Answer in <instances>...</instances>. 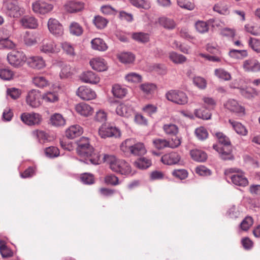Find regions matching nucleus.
Wrapping results in <instances>:
<instances>
[{"instance_id": "obj_48", "label": "nucleus", "mask_w": 260, "mask_h": 260, "mask_svg": "<svg viewBox=\"0 0 260 260\" xmlns=\"http://www.w3.org/2000/svg\"><path fill=\"white\" fill-rule=\"evenodd\" d=\"M32 135L38 139L40 143H44L47 140V134L42 131H34L32 132Z\"/></svg>"}, {"instance_id": "obj_41", "label": "nucleus", "mask_w": 260, "mask_h": 260, "mask_svg": "<svg viewBox=\"0 0 260 260\" xmlns=\"http://www.w3.org/2000/svg\"><path fill=\"white\" fill-rule=\"evenodd\" d=\"M163 129L168 135L176 136L178 133V128L174 124H166L163 126Z\"/></svg>"}, {"instance_id": "obj_47", "label": "nucleus", "mask_w": 260, "mask_h": 260, "mask_svg": "<svg viewBox=\"0 0 260 260\" xmlns=\"http://www.w3.org/2000/svg\"><path fill=\"white\" fill-rule=\"evenodd\" d=\"M152 143L154 147L158 150L168 147V142L166 139H155L153 140Z\"/></svg>"}, {"instance_id": "obj_64", "label": "nucleus", "mask_w": 260, "mask_h": 260, "mask_svg": "<svg viewBox=\"0 0 260 260\" xmlns=\"http://www.w3.org/2000/svg\"><path fill=\"white\" fill-rule=\"evenodd\" d=\"M71 68L70 66L64 65L61 70L59 76L61 79H65L70 77L72 75Z\"/></svg>"}, {"instance_id": "obj_20", "label": "nucleus", "mask_w": 260, "mask_h": 260, "mask_svg": "<svg viewBox=\"0 0 260 260\" xmlns=\"http://www.w3.org/2000/svg\"><path fill=\"white\" fill-rule=\"evenodd\" d=\"M181 159L179 154L175 152H172L164 155L161 158V161L165 165H173L178 163Z\"/></svg>"}, {"instance_id": "obj_35", "label": "nucleus", "mask_w": 260, "mask_h": 260, "mask_svg": "<svg viewBox=\"0 0 260 260\" xmlns=\"http://www.w3.org/2000/svg\"><path fill=\"white\" fill-rule=\"evenodd\" d=\"M42 100L45 102L54 103L58 101V94L54 91H47L42 95Z\"/></svg>"}, {"instance_id": "obj_49", "label": "nucleus", "mask_w": 260, "mask_h": 260, "mask_svg": "<svg viewBox=\"0 0 260 260\" xmlns=\"http://www.w3.org/2000/svg\"><path fill=\"white\" fill-rule=\"evenodd\" d=\"M93 22L96 27L100 29L104 28L108 23L106 19L100 16H95Z\"/></svg>"}, {"instance_id": "obj_21", "label": "nucleus", "mask_w": 260, "mask_h": 260, "mask_svg": "<svg viewBox=\"0 0 260 260\" xmlns=\"http://www.w3.org/2000/svg\"><path fill=\"white\" fill-rule=\"evenodd\" d=\"M83 133V128L78 124L70 126L65 132L66 136L70 139H73L81 136Z\"/></svg>"}, {"instance_id": "obj_3", "label": "nucleus", "mask_w": 260, "mask_h": 260, "mask_svg": "<svg viewBox=\"0 0 260 260\" xmlns=\"http://www.w3.org/2000/svg\"><path fill=\"white\" fill-rule=\"evenodd\" d=\"M121 150L125 154L144 155L147 151L143 143L137 142L134 139H127L120 145Z\"/></svg>"}, {"instance_id": "obj_13", "label": "nucleus", "mask_w": 260, "mask_h": 260, "mask_svg": "<svg viewBox=\"0 0 260 260\" xmlns=\"http://www.w3.org/2000/svg\"><path fill=\"white\" fill-rule=\"evenodd\" d=\"M224 107L231 112L242 116L245 114V109L238 102L234 100L230 99L224 104Z\"/></svg>"}, {"instance_id": "obj_38", "label": "nucleus", "mask_w": 260, "mask_h": 260, "mask_svg": "<svg viewBox=\"0 0 260 260\" xmlns=\"http://www.w3.org/2000/svg\"><path fill=\"white\" fill-rule=\"evenodd\" d=\"M229 122L237 134L243 136L247 135V129L241 123L236 121H232L231 120H229Z\"/></svg>"}, {"instance_id": "obj_31", "label": "nucleus", "mask_w": 260, "mask_h": 260, "mask_svg": "<svg viewBox=\"0 0 260 260\" xmlns=\"http://www.w3.org/2000/svg\"><path fill=\"white\" fill-rule=\"evenodd\" d=\"M118 58L120 61L122 63H130L134 61L135 57L131 52H125L119 54Z\"/></svg>"}, {"instance_id": "obj_59", "label": "nucleus", "mask_w": 260, "mask_h": 260, "mask_svg": "<svg viewBox=\"0 0 260 260\" xmlns=\"http://www.w3.org/2000/svg\"><path fill=\"white\" fill-rule=\"evenodd\" d=\"M13 76L12 71L7 69L0 70V78L4 80H10Z\"/></svg>"}, {"instance_id": "obj_32", "label": "nucleus", "mask_w": 260, "mask_h": 260, "mask_svg": "<svg viewBox=\"0 0 260 260\" xmlns=\"http://www.w3.org/2000/svg\"><path fill=\"white\" fill-rule=\"evenodd\" d=\"M23 41L25 44L29 46L34 45L37 43L35 35L29 31L25 32L23 37Z\"/></svg>"}, {"instance_id": "obj_62", "label": "nucleus", "mask_w": 260, "mask_h": 260, "mask_svg": "<svg viewBox=\"0 0 260 260\" xmlns=\"http://www.w3.org/2000/svg\"><path fill=\"white\" fill-rule=\"evenodd\" d=\"M77 149H79L80 152H82L83 148L90 145L89 144V140L87 138L82 137L77 142Z\"/></svg>"}, {"instance_id": "obj_34", "label": "nucleus", "mask_w": 260, "mask_h": 260, "mask_svg": "<svg viewBox=\"0 0 260 260\" xmlns=\"http://www.w3.org/2000/svg\"><path fill=\"white\" fill-rule=\"evenodd\" d=\"M32 82L35 86L39 88H44L49 85L48 80L42 76H37L34 77Z\"/></svg>"}, {"instance_id": "obj_60", "label": "nucleus", "mask_w": 260, "mask_h": 260, "mask_svg": "<svg viewBox=\"0 0 260 260\" xmlns=\"http://www.w3.org/2000/svg\"><path fill=\"white\" fill-rule=\"evenodd\" d=\"M196 28L198 31L200 33H205L208 31L209 27L206 22L198 21L196 23Z\"/></svg>"}, {"instance_id": "obj_15", "label": "nucleus", "mask_w": 260, "mask_h": 260, "mask_svg": "<svg viewBox=\"0 0 260 260\" xmlns=\"http://www.w3.org/2000/svg\"><path fill=\"white\" fill-rule=\"evenodd\" d=\"M77 95L83 100H91L96 97V93L92 89L86 86H80L76 91Z\"/></svg>"}, {"instance_id": "obj_24", "label": "nucleus", "mask_w": 260, "mask_h": 260, "mask_svg": "<svg viewBox=\"0 0 260 260\" xmlns=\"http://www.w3.org/2000/svg\"><path fill=\"white\" fill-rule=\"evenodd\" d=\"M90 64L94 70L98 72L104 71L107 69V66L104 59L95 58L90 61Z\"/></svg>"}, {"instance_id": "obj_19", "label": "nucleus", "mask_w": 260, "mask_h": 260, "mask_svg": "<svg viewBox=\"0 0 260 260\" xmlns=\"http://www.w3.org/2000/svg\"><path fill=\"white\" fill-rule=\"evenodd\" d=\"M116 112L117 115L128 118L134 113L133 108L130 105L126 103H120L116 106Z\"/></svg>"}, {"instance_id": "obj_52", "label": "nucleus", "mask_w": 260, "mask_h": 260, "mask_svg": "<svg viewBox=\"0 0 260 260\" xmlns=\"http://www.w3.org/2000/svg\"><path fill=\"white\" fill-rule=\"evenodd\" d=\"M194 114L196 117L203 119H209L211 116L209 111L204 110L203 109H196L194 111Z\"/></svg>"}, {"instance_id": "obj_50", "label": "nucleus", "mask_w": 260, "mask_h": 260, "mask_svg": "<svg viewBox=\"0 0 260 260\" xmlns=\"http://www.w3.org/2000/svg\"><path fill=\"white\" fill-rule=\"evenodd\" d=\"M241 94L247 99H251L257 95L256 91L251 88H246L240 89Z\"/></svg>"}, {"instance_id": "obj_55", "label": "nucleus", "mask_w": 260, "mask_h": 260, "mask_svg": "<svg viewBox=\"0 0 260 260\" xmlns=\"http://www.w3.org/2000/svg\"><path fill=\"white\" fill-rule=\"evenodd\" d=\"M177 4L180 7L190 11L193 10L195 7L189 0H177Z\"/></svg>"}, {"instance_id": "obj_56", "label": "nucleus", "mask_w": 260, "mask_h": 260, "mask_svg": "<svg viewBox=\"0 0 260 260\" xmlns=\"http://www.w3.org/2000/svg\"><path fill=\"white\" fill-rule=\"evenodd\" d=\"M125 79L131 82L139 83L141 81L142 77L138 74L130 73L125 76Z\"/></svg>"}, {"instance_id": "obj_58", "label": "nucleus", "mask_w": 260, "mask_h": 260, "mask_svg": "<svg viewBox=\"0 0 260 260\" xmlns=\"http://www.w3.org/2000/svg\"><path fill=\"white\" fill-rule=\"evenodd\" d=\"M105 182L107 184L117 185L119 183V179L117 177L113 174L107 175L105 177Z\"/></svg>"}, {"instance_id": "obj_61", "label": "nucleus", "mask_w": 260, "mask_h": 260, "mask_svg": "<svg viewBox=\"0 0 260 260\" xmlns=\"http://www.w3.org/2000/svg\"><path fill=\"white\" fill-rule=\"evenodd\" d=\"M140 88L146 94H151L155 90L156 86L152 83H145L141 85Z\"/></svg>"}, {"instance_id": "obj_14", "label": "nucleus", "mask_w": 260, "mask_h": 260, "mask_svg": "<svg viewBox=\"0 0 260 260\" xmlns=\"http://www.w3.org/2000/svg\"><path fill=\"white\" fill-rule=\"evenodd\" d=\"M21 120L28 125L38 124L41 120L40 114L35 113H24L21 115Z\"/></svg>"}, {"instance_id": "obj_16", "label": "nucleus", "mask_w": 260, "mask_h": 260, "mask_svg": "<svg viewBox=\"0 0 260 260\" xmlns=\"http://www.w3.org/2000/svg\"><path fill=\"white\" fill-rule=\"evenodd\" d=\"M19 22L25 29H36L39 25L37 19L30 15L24 16L20 19Z\"/></svg>"}, {"instance_id": "obj_30", "label": "nucleus", "mask_w": 260, "mask_h": 260, "mask_svg": "<svg viewBox=\"0 0 260 260\" xmlns=\"http://www.w3.org/2000/svg\"><path fill=\"white\" fill-rule=\"evenodd\" d=\"M92 48L94 50L104 51L107 50L108 47L103 40L100 38H95L91 42Z\"/></svg>"}, {"instance_id": "obj_39", "label": "nucleus", "mask_w": 260, "mask_h": 260, "mask_svg": "<svg viewBox=\"0 0 260 260\" xmlns=\"http://www.w3.org/2000/svg\"><path fill=\"white\" fill-rule=\"evenodd\" d=\"M131 4L139 9L148 10L151 7L150 3L145 0H129Z\"/></svg>"}, {"instance_id": "obj_40", "label": "nucleus", "mask_w": 260, "mask_h": 260, "mask_svg": "<svg viewBox=\"0 0 260 260\" xmlns=\"http://www.w3.org/2000/svg\"><path fill=\"white\" fill-rule=\"evenodd\" d=\"M135 164L139 169H146L151 165V161L146 157H140L135 161Z\"/></svg>"}, {"instance_id": "obj_36", "label": "nucleus", "mask_w": 260, "mask_h": 260, "mask_svg": "<svg viewBox=\"0 0 260 260\" xmlns=\"http://www.w3.org/2000/svg\"><path fill=\"white\" fill-rule=\"evenodd\" d=\"M0 253L3 258H9L13 255L12 250L7 246L4 241L2 240H0Z\"/></svg>"}, {"instance_id": "obj_28", "label": "nucleus", "mask_w": 260, "mask_h": 260, "mask_svg": "<svg viewBox=\"0 0 260 260\" xmlns=\"http://www.w3.org/2000/svg\"><path fill=\"white\" fill-rule=\"evenodd\" d=\"M190 154L191 158L196 161L204 162L207 158V154L201 150H192L190 151Z\"/></svg>"}, {"instance_id": "obj_43", "label": "nucleus", "mask_w": 260, "mask_h": 260, "mask_svg": "<svg viewBox=\"0 0 260 260\" xmlns=\"http://www.w3.org/2000/svg\"><path fill=\"white\" fill-rule=\"evenodd\" d=\"M214 74L218 78L224 80L228 81L231 78V74L228 72L221 68L215 70Z\"/></svg>"}, {"instance_id": "obj_44", "label": "nucleus", "mask_w": 260, "mask_h": 260, "mask_svg": "<svg viewBox=\"0 0 260 260\" xmlns=\"http://www.w3.org/2000/svg\"><path fill=\"white\" fill-rule=\"evenodd\" d=\"M229 55L234 58L241 59L247 56V53L244 50L233 49L230 51Z\"/></svg>"}, {"instance_id": "obj_17", "label": "nucleus", "mask_w": 260, "mask_h": 260, "mask_svg": "<svg viewBox=\"0 0 260 260\" xmlns=\"http://www.w3.org/2000/svg\"><path fill=\"white\" fill-rule=\"evenodd\" d=\"M242 68L246 72H257L260 71V63L255 59H248L243 62Z\"/></svg>"}, {"instance_id": "obj_23", "label": "nucleus", "mask_w": 260, "mask_h": 260, "mask_svg": "<svg viewBox=\"0 0 260 260\" xmlns=\"http://www.w3.org/2000/svg\"><path fill=\"white\" fill-rule=\"evenodd\" d=\"M28 66L34 69H41L45 67V62L41 56H31L28 58Z\"/></svg>"}, {"instance_id": "obj_18", "label": "nucleus", "mask_w": 260, "mask_h": 260, "mask_svg": "<svg viewBox=\"0 0 260 260\" xmlns=\"http://www.w3.org/2000/svg\"><path fill=\"white\" fill-rule=\"evenodd\" d=\"M48 27L50 32L55 36L63 34V27L59 21L54 18H50L48 21Z\"/></svg>"}, {"instance_id": "obj_5", "label": "nucleus", "mask_w": 260, "mask_h": 260, "mask_svg": "<svg viewBox=\"0 0 260 260\" xmlns=\"http://www.w3.org/2000/svg\"><path fill=\"white\" fill-rule=\"evenodd\" d=\"M4 5L6 14L10 17L18 18L25 13L24 9L18 6L17 1L5 2Z\"/></svg>"}, {"instance_id": "obj_53", "label": "nucleus", "mask_w": 260, "mask_h": 260, "mask_svg": "<svg viewBox=\"0 0 260 260\" xmlns=\"http://www.w3.org/2000/svg\"><path fill=\"white\" fill-rule=\"evenodd\" d=\"M195 134L197 137L200 140H205L208 136L207 129L202 126L196 128Z\"/></svg>"}, {"instance_id": "obj_46", "label": "nucleus", "mask_w": 260, "mask_h": 260, "mask_svg": "<svg viewBox=\"0 0 260 260\" xmlns=\"http://www.w3.org/2000/svg\"><path fill=\"white\" fill-rule=\"evenodd\" d=\"M45 154L48 157L54 158L59 155V151L56 147L50 146L45 149Z\"/></svg>"}, {"instance_id": "obj_12", "label": "nucleus", "mask_w": 260, "mask_h": 260, "mask_svg": "<svg viewBox=\"0 0 260 260\" xmlns=\"http://www.w3.org/2000/svg\"><path fill=\"white\" fill-rule=\"evenodd\" d=\"M99 134L102 138L117 137L120 135V131L115 127L105 124L99 128Z\"/></svg>"}, {"instance_id": "obj_54", "label": "nucleus", "mask_w": 260, "mask_h": 260, "mask_svg": "<svg viewBox=\"0 0 260 260\" xmlns=\"http://www.w3.org/2000/svg\"><path fill=\"white\" fill-rule=\"evenodd\" d=\"M133 38L138 42L145 43L148 41L149 37L148 34L137 32L133 35Z\"/></svg>"}, {"instance_id": "obj_11", "label": "nucleus", "mask_w": 260, "mask_h": 260, "mask_svg": "<svg viewBox=\"0 0 260 260\" xmlns=\"http://www.w3.org/2000/svg\"><path fill=\"white\" fill-rule=\"evenodd\" d=\"M32 9L35 13L44 15L51 12L53 6L43 1H38L32 3Z\"/></svg>"}, {"instance_id": "obj_51", "label": "nucleus", "mask_w": 260, "mask_h": 260, "mask_svg": "<svg viewBox=\"0 0 260 260\" xmlns=\"http://www.w3.org/2000/svg\"><path fill=\"white\" fill-rule=\"evenodd\" d=\"M12 25L8 24L5 25L0 28V33L3 39L9 38L12 32Z\"/></svg>"}, {"instance_id": "obj_57", "label": "nucleus", "mask_w": 260, "mask_h": 260, "mask_svg": "<svg viewBox=\"0 0 260 260\" xmlns=\"http://www.w3.org/2000/svg\"><path fill=\"white\" fill-rule=\"evenodd\" d=\"M61 46L63 50L69 55L74 56L75 53L73 46L69 43L65 42L62 43Z\"/></svg>"}, {"instance_id": "obj_45", "label": "nucleus", "mask_w": 260, "mask_h": 260, "mask_svg": "<svg viewBox=\"0 0 260 260\" xmlns=\"http://www.w3.org/2000/svg\"><path fill=\"white\" fill-rule=\"evenodd\" d=\"M70 32L72 34L79 36L83 33V28L82 26L77 22H72L70 26Z\"/></svg>"}, {"instance_id": "obj_27", "label": "nucleus", "mask_w": 260, "mask_h": 260, "mask_svg": "<svg viewBox=\"0 0 260 260\" xmlns=\"http://www.w3.org/2000/svg\"><path fill=\"white\" fill-rule=\"evenodd\" d=\"M158 22L161 26L168 30H172L177 26L176 22L173 19L167 17L159 18Z\"/></svg>"}, {"instance_id": "obj_29", "label": "nucleus", "mask_w": 260, "mask_h": 260, "mask_svg": "<svg viewBox=\"0 0 260 260\" xmlns=\"http://www.w3.org/2000/svg\"><path fill=\"white\" fill-rule=\"evenodd\" d=\"M169 57L175 64H182L187 60V58L185 56L174 51L169 53Z\"/></svg>"}, {"instance_id": "obj_22", "label": "nucleus", "mask_w": 260, "mask_h": 260, "mask_svg": "<svg viewBox=\"0 0 260 260\" xmlns=\"http://www.w3.org/2000/svg\"><path fill=\"white\" fill-rule=\"evenodd\" d=\"M81 80L85 83L97 84L100 81V77L92 71H87L83 73L80 76Z\"/></svg>"}, {"instance_id": "obj_9", "label": "nucleus", "mask_w": 260, "mask_h": 260, "mask_svg": "<svg viewBox=\"0 0 260 260\" xmlns=\"http://www.w3.org/2000/svg\"><path fill=\"white\" fill-rule=\"evenodd\" d=\"M39 49L42 53L50 54L59 52V48L57 47L55 42L48 38L43 39L39 45Z\"/></svg>"}, {"instance_id": "obj_10", "label": "nucleus", "mask_w": 260, "mask_h": 260, "mask_svg": "<svg viewBox=\"0 0 260 260\" xmlns=\"http://www.w3.org/2000/svg\"><path fill=\"white\" fill-rule=\"evenodd\" d=\"M42 95L38 90L32 89L29 91L26 96V102L32 108H37L41 104Z\"/></svg>"}, {"instance_id": "obj_26", "label": "nucleus", "mask_w": 260, "mask_h": 260, "mask_svg": "<svg viewBox=\"0 0 260 260\" xmlns=\"http://www.w3.org/2000/svg\"><path fill=\"white\" fill-rule=\"evenodd\" d=\"M83 8V4L81 2L70 1L64 5V9L69 13H75L81 11Z\"/></svg>"}, {"instance_id": "obj_37", "label": "nucleus", "mask_w": 260, "mask_h": 260, "mask_svg": "<svg viewBox=\"0 0 260 260\" xmlns=\"http://www.w3.org/2000/svg\"><path fill=\"white\" fill-rule=\"evenodd\" d=\"M50 122L52 125L59 126L63 125L66 121L61 114L55 113L51 116Z\"/></svg>"}, {"instance_id": "obj_33", "label": "nucleus", "mask_w": 260, "mask_h": 260, "mask_svg": "<svg viewBox=\"0 0 260 260\" xmlns=\"http://www.w3.org/2000/svg\"><path fill=\"white\" fill-rule=\"evenodd\" d=\"M112 91L113 95L118 98H122L127 93L126 89L118 84L113 85Z\"/></svg>"}, {"instance_id": "obj_25", "label": "nucleus", "mask_w": 260, "mask_h": 260, "mask_svg": "<svg viewBox=\"0 0 260 260\" xmlns=\"http://www.w3.org/2000/svg\"><path fill=\"white\" fill-rule=\"evenodd\" d=\"M75 109L77 113L84 116H88L93 112L92 108L89 105L84 103L77 105Z\"/></svg>"}, {"instance_id": "obj_63", "label": "nucleus", "mask_w": 260, "mask_h": 260, "mask_svg": "<svg viewBox=\"0 0 260 260\" xmlns=\"http://www.w3.org/2000/svg\"><path fill=\"white\" fill-rule=\"evenodd\" d=\"M249 46L254 51H260V41L256 38H250L248 41Z\"/></svg>"}, {"instance_id": "obj_8", "label": "nucleus", "mask_w": 260, "mask_h": 260, "mask_svg": "<svg viewBox=\"0 0 260 260\" xmlns=\"http://www.w3.org/2000/svg\"><path fill=\"white\" fill-rule=\"evenodd\" d=\"M166 97L169 101L179 105H184L188 102L187 95L181 91H169L166 93Z\"/></svg>"}, {"instance_id": "obj_1", "label": "nucleus", "mask_w": 260, "mask_h": 260, "mask_svg": "<svg viewBox=\"0 0 260 260\" xmlns=\"http://www.w3.org/2000/svg\"><path fill=\"white\" fill-rule=\"evenodd\" d=\"M219 144L214 145L213 148L220 154L222 159L231 160L234 158L232 149L229 138L222 133L218 132L215 134Z\"/></svg>"}, {"instance_id": "obj_6", "label": "nucleus", "mask_w": 260, "mask_h": 260, "mask_svg": "<svg viewBox=\"0 0 260 260\" xmlns=\"http://www.w3.org/2000/svg\"><path fill=\"white\" fill-rule=\"evenodd\" d=\"M7 59L11 66L19 68L23 66L26 60V57L22 51L14 50L8 54Z\"/></svg>"}, {"instance_id": "obj_42", "label": "nucleus", "mask_w": 260, "mask_h": 260, "mask_svg": "<svg viewBox=\"0 0 260 260\" xmlns=\"http://www.w3.org/2000/svg\"><path fill=\"white\" fill-rule=\"evenodd\" d=\"M213 10L222 15H227L229 13L227 5L222 2H220L215 5L213 7Z\"/></svg>"}, {"instance_id": "obj_2", "label": "nucleus", "mask_w": 260, "mask_h": 260, "mask_svg": "<svg viewBox=\"0 0 260 260\" xmlns=\"http://www.w3.org/2000/svg\"><path fill=\"white\" fill-rule=\"evenodd\" d=\"M104 162L109 165L111 170L122 175H128L131 173V167L129 164L123 159H119L112 155L105 154Z\"/></svg>"}, {"instance_id": "obj_4", "label": "nucleus", "mask_w": 260, "mask_h": 260, "mask_svg": "<svg viewBox=\"0 0 260 260\" xmlns=\"http://www.w3.org/2000/svg\"><path fill=\"white\" fill-rule=\"evenodd\" d=\"M76 151L79 156L84 158L83 161L85 163L87 164L90 163L93 165L100 164L101 156L94 152L93 148L91 145L83 147L82 152H80L79 149H77Z\"/></svg>"}, {"instance_id": "obj_7", "label": "nucleus", "mask_w": 260, "mask_h": 260, "mask_svg": "<svg viewBox=\"0 0 260 260\" xmlns=\"http://www.w3.org/2000/svg\"><path fill=\"white\" fill-rule=\"evenodd\" d=\"M235 172L236 174L230 176L232 182L236 185L246 186L248 181L246 177L244 175L243 172L239 171L238 169H229L225 170L224 174L228 175L231 173Z\"/></svg>"}]
</instances>
